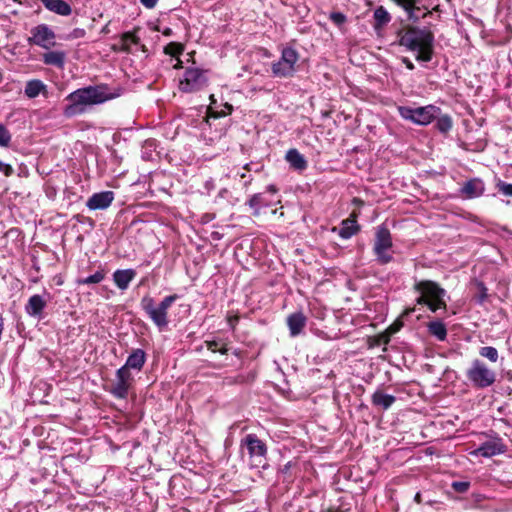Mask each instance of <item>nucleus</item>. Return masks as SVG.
I'll use <instances>...</instances> for the list:
<instances>
[{"label": "nucleus", "instance_id": "obj_1", "mask_svg": "<svg viewBox=\"0 0 512 512\" xmlns=\"http://www.w3.org/2000/svg\"><path fill=\"white\" fill-rule=\"evenodd\" d=\"M117 96L119 94L110 92L105 85L80 88L68 94L66 100L69 101V104L65 106L63 113L66 117L71 118L85 113L90 106L102 104Z\"/></svg>", "mask_w": 512, "mask_h": 512}, {"label": "nucleus", "instance_id": "obj_2", "mask_svg": "<svg viewBox=\"0 0 512 512\" xmlns=\"http://www.w3.org/2000/svg\"><path fill=\"white\" fill-rule=\"evenodd\" d=\"M399 44L410 51H416V60L429 62L433 56L434 35L427 29L410 27L400 33Z\"/></svg>", "mask_w": 512, "mask_h": 512}, {"label": "nucleus", "instance_id": "obj_3", "mask_svg": "<svg viewBox=\"0 0 512 512\" xmlns=\"http://www.w3.org/2000/svg\"><path fill=\"white\" fill-rule=\"evenodd\" d=\"M414 290L419 293L416 303L426 305L430 311L436 312L439 309H446V291L436 282L431 280H420L414 284Z\"/></svg>", "mask_w": 512, "mask_h": 512}, {"label": "nucleus", "instance_id": "obj_4", "mask_svg": "<svg viewBox=\"0 0 512 512\" xmlns=\"http://www.w3.org/2000/svg\"><path fill=\"white\" fill-rule=\"evenodd\" d=\"M178 298L177 294H173L164 297L160 303H156L152 297L145 296L141 299V307L159 330H163L169 323L168 310Z\"/></svg>", "mask_w": 512, "mask_h": 512}, {"label": "nucleus", "instance_id": "obj_5", "mask_svg": "<svg viewBox=\"0 0 512 512\" xmlns=\"http://www.w3.org/2000/svg\"><path fill=\"white\" fill-rule=\"evenodd\" d=\"M373 253L376 261L385 265L393 261V240L389 229L383 225L378 226L375 232Z\"/></svg>", "mask_w": 512, "mask_h": 512}, {"label": "nucleus", "instance_id": "obj_6", "mask_svg": "<svg viewBox=\"0 0 512 512\" xmlns=\"http://www.w3.org/2000/svg\"><path fill=\"white\" fill-rule=\"evenodd\" d=\"M466 377L473 387L484 389L492 386L496 381V373L483 361L475 359L466 371Z\"/></svg>", "mask_w": 512, "mask_h": 512}, {"label": "nucleus", "instance_id": "obj_7", "mask_svg": "<svg viewBox=\"0 0 512 512\" xmlns=\"http://www.w3.org/2000/svg\"><path fill=\"white\" fill-rule=\"evenodd\" d=\"M398 110L402 118L410 120L418 125L430 124L440 112V108L434 105H427L418 108L399 107Z\"/></svg>", "mask_w": 512, "mask_h": 512}, {"label": "nucleus", "instance_id": "obj_8", "mask_svg": "<svg viewBox=\"0 0 512 512\" xmlns=\"http://www.w3.org/2000/svg\"><path fill=\"white\" fill-rule=\"evenodd\" d=\"M298 59L299 54L295 49L291 47L284 48L281 53V58L272 64L273 75L281 78L292 76L296 71L295 66Z\"/></svg>", "mask_w": 512, "mask_h": 512}, {"label": "nucleus", "instance_id": "obj_9", "mask_svg": "<svg viewBox=\"0 0 512 512\" xmlns=\"http://www.w3.org/2000/svg\"><path fill=\"white\" fill-rule=\"evenodd\" d=\"M208 82L206 71L197 67L186 69L183 78L179 82V90L184 93H192L203 89Z\"/></svg>", "mask_w": 512, "mask_h": 512}, {"label": "nucleus", "instance_id": "obj_10", "mask_svg": "<svg viewBox=\"0 0 512 512\" xmlns=\"http://www.w3.org/2000/svg\"><path fill=\"white\" fill-rule=\"evenodd\" d=\"M30 32L31 36L28 39L30 44L37 45L46 50L55 46L56 35L48 25L39 24L33 27Z\"/></svg>", "mask_w": 512, "mask_h": 512}, {"label": "nucleus", "instance_id": "obj_11", "mask_svg": "<svg viewBox=\"0 0 512 512\" xmlns=\"http://www.w3.org/2000/svg\"><path fill=\"white\" fill-rule=\"evenodd\" d=\"M242 445L247 447L250 458L257 462L258 466L265 460L267 454V446L266 444L260 440L255 434H248L242 440Z\"/></svg>", "mask_w": 512, "mask_h": 512}, {"label": "nucleus", "instance_id": "obj_12", "mask_svg": "<svg viewBox=\"0 0 512 512\" xmlns=\"http://www.w3.org/2000/svg\"><path fill=\"white\" fill-rule=\"evenodd\" d=\"M133 376L126 368H119L116 371L115 383L111 388L113 396L119 399H125L128 396V391L132 385Z\"/></svg>", "mask_w": 512, "mask_h": 512}, {"label": "nucleus", "instance_id": "obj_13", "mask_svg": "<svg viewBox=\"0 0 512 512\" xmlns=\"http://www.w3.org/2000/svg\"><path fill=\"white\" fill-rule=\"evenodd\" d=\"M506 451V446L499 438L482 443L477 449L471 452L474 456L492 457Z\"/></svg>", "mask_w": 512, "mask_h": 512}, {"label": "nucleus", "instance_id": "obj_14", "mask_svg": "<svg viewBox=\"0 0 512 512\" xmlns=\"http://www.w3.org/2000/svg\"><path fill=\"white\" fill-rule=\"evenodd\" d=\"M114 200V193L112 191H102L94 193L86 202V206L90 210H104L107 209Z\"/></svg>", "mask_w": 512, "mask_h": 512}, {"label": "nucleus", "instance_id": "obj_15", "mask_svg": "<svg viewBox=\"0 0 512 512\" xmlns=\"http://www.w3.org/2000/svg\"><path fill=\"white\" fill-rule=\"evenodd\" d=\"M485 191L484 182L479 178L468 180L461 187V195L466 199L477 198L483 195Z\"/></svg>", "mask_w": 512, "mask_h": 512}, {"label": "nucleus", "instance_id": "obj_16", "mask_svg": "<svg viewBox=\"0 0 512 512\" xmlns=\"http://www.w3.org/2000/svg\"><path fill=\"white\" fill-rule=\"evenodd\" d=\"M46 305L47 300L43 296L35 294L28 299V302L25 305V311L29 316L41 317Z\"/></svg>", "mask_w": 512, "mask_h": 512}, {"label": "nucleus", "instance_id": "obj_17", "mask_svg": "<svg viewBox=\"0 0 512 512\" xmlns=\"http://www.w3.org/2000/svg\"><path fill=\"white\" fill-rule=\"evenodd\" d=\"M146 362V353L144 350L138 348L134 349L128 356L126 363L121 368H126L127 371L135 369L140 371Z\"/></svg>", "mask_w": 512, "mask_h": 512}, {"label": "nucleus", "instance_id": "obj_18", "mask_svg": "<svg viewBox=\"0 0 512 512\" xmlns=\"http://www.w3.org/2000/svg\"><path fill=\"white\" fill-rule=\"evenodd\" d=\"M135 276L133 269H118L113 273V281L120 290H126Z\"/></svg>", "mask_w": 512, "mask_h": 512}, {"label": "nucleus", "instance_id": "obj_19", "mask_svg": "<svg viewBox=\"0 0 512 512\" xmlns=\"http://www.w3.org/2000/svg\"><path fill=\"white\" fill-rule=\"evenodd\" d=\"M287 325L291 336L299 335L306 325V317L303 313L297 312L288 316Z\"/></svg>", "mask_w": 512, "mask_h": 512}, {"label": "nucleus", "instance_id": "obj_20", "mask_svg": "<svg viewBox=\"0 0 512 512\" xmlns=\"http://www.w3.org/2000/svg\"><path fill=\"white\" fill-rule=\"evenodd\" d=\"M46 9L61 16H68L72 12L71 6L64 0H41Z\"/></svg>", "mask_w": 512, "mask_h": 512}, {"label": "nucleus", "instance_id": "obj_21", "mask_svg": "<svg viewBox=\"0 0 512 512\" xmlns=\"http://www.w3.org/2000/svg\"><path fill=\"white\" fill-rule=\"evenodd\" d=\"M66 56V52L64 51H48L42 55V61L46 65L63 68L65 65Z\"/></svg>", "mask_w": 512, "mask_h": 512}, {"label": "nucleus", "instance_id": "obj_22", "mask_svg": "<svg viewBox=\"0 0 512 512\" xmlns=\"http://www.w3.org/2000/svg\"><path fill=\"white\" fill-rule=\"evenodd\" d=\"M395 401V396L386 394L380 389L376 390L371 397L372 404L384 410L389 409L394 404Z\"/></svg>", "mask_w": 512, "mask_h": 512}, {"label": "nucleus", "instance_id": "obj_23", "mask_svg": "<svg viewBox=\"0 0 512 512\" xmlns=\"http://www.w3.org/2000/svg\"><path fill=\"white\" fill-rule=\"evenodd\" d=\"M285 158L291 167L296 170L302 171L307 168V161L305 157L297 149L288 150Z\"/></svg>", "mask_w": 512, "mask_h": 512}, {"label": "nucleus", "instance_id": "obj_24", "mask_svg": "<svg viewBox=\"0 0 512 512\" xmlns=\"http://www.w3.org/2000/svg\"><path fill=\"white\" fill-rule=\"evenodd\" d=\"M359 231V226L355 218H348L342 221L338 235L342 239H349Z\"/></svg>", "mask_w": 512, "mask_h": 512}, {"label": "nucleus", "instance_id": "obj_25", "mask_svg": "<svg viewBox=\"0 0 512 512\" xmlns=\"http://www.w3.org/2000/svg\"><path fill=\"white\" fill-rule=\"evenodd\" d=\"M373 19V27L379 31L391 21V15L383 6H379L374 11Z\"/></svg>", "mask_w": 512, "mask_h": 512}, {"label": "nucleus", "instance_id": "obj_26", "mask_svg": "<svg viewBox=\"0 0 512 512\" xmlns=\"http://www.w3.org/2000/svg\"><path fill=\"white\" fill-rule=\"evenodd\" d=\"M428 331L431 335L436 337L439 341H444L447 337V328L445 324L440 321H432L427 325Z\"/></svg>", "mask_w": 512, "mask_h": 512}, {"label": "nucleus", "instance_id": "obj_27", "mask_svg": "<svg viewBox=\"0 0 512 512\" xmlns=\"http://www.w3.org/2000/svg\"><path fill=\"white\" fill-rule=\"evenodd\" d=\"M45 88L46 86L41 80L34 79L26 83L24 92L28 98H35L41 92L45 91Z\"/></svg>", "mask_w": 512, "mask_h": 512}, {"label": "nucleus", "instance_id": "obj_28", "mask_svg": "<svg viewBox=\"0 0 512 512\" xmlns=\"http://www.w3.org/2000/svg\"><path fill=\"white\" fill-rule=\"evenodd\" d=\"M396 4L401 6L408 14V18L413 21H417L419 16L416 15L415 11L419 8L416 7V0H393Z\"/></svg>", "mask_w": 512, "mask_h": 512}, {"label": "nucleus", "instance_id": "obj_29", "mask_svg": "<svg viewBox=\"0 0 512 512\" xmlns=\"http://www.w3.org/2000/svg\"><path fill=\"white\" fill-rule=\"evenodd\" d=\"M249 206L255 210V214H259L262 207L269 206V201L266 200L262 193L254 194L248 201Z\"/></svg>", "mask_w": 512, "mask_h": 512}, {"label": "nucleus", "instance_id": "obj_30", "mask_svg": "<svg viewBox=\"0 0 512 512\" xmlns=\"http://www.w3.org/2000/svg\"><path fill=\"white\" fill-rule=\"evenodd\" d=\"M139 40V37L134 32H125L121 37L122 50L130 52L131 45L138 44Z\"/></svg>", "mask_w": 512, "mask_h": 512}, {"label": "nucleus", "instance_id": "obj_31", "mask_svg": "<svg viewBox=\"0 0 512 512\" xmlns=\"http://www.w3.org/2000/svg\"><path fill=\"white\" fill-rule=\"evenodd\" d=\"M105 278V273L103 271H96L94 274L77 280V284L79 285H88V284H97L103 281Z\"/></svg>", "mask_w": 512, "mask_h": 512}, {"label": "nucleus", "instance_id": "obj_32", "mask_svg": "<svg viewBox=\"0 0 512 512\" xmlns=\"http://www.w3.org/2000/svg\"><path fill=\"white\" fill-rule=\"evenodd\" d=\"M184 51V46L178 42H170L164 47V53L173 57H179Z\"/></svg>", "mask_w": 512, "mask_h": 512}, {"label": "nucleus", "instance_id": "obj_33", "mask_svg": "<svg viewBox=\"0 0 512 512\" xmlns=\"http://www.w3.org/2000/svg\"><path fill=\"white\" fill-rule=\"evenodd\" d=\"M479 354L493 363L497 362L499 358L497 349L492 346H485L480 348Z\"/></svg>", "mask_w": 512, "mask_h": 512}, {"label": "nucleus", "instance_id": "obj_34", "mask_svg": "<svg viewBox=\"0 0 512 512\" xmlns=\"http://www.w3.org/2000/svg\"><path fill=\"white\" fill-rule=\"evenodd\" d=\"M436 128L441 133H447L452 128V120L448 115L441 116L437 119Z\"/></svg>", "mask_w": 512, "mask_h": 512}, {"label": "nucleus", "instance_id": "obj_35", "mask_svg": "<svg viewBox=\"0 0 512 512\" xmlns=\"http://www.w3.org/2000/svg\"><path fill=\"white\" fill-rule=\"evenodd\" d=\"M206 345L208 350L212 352H220L221 354L228 352L226 344L221 340L206 341Z\"/></svg>", "mask_w": 512, "mask_h": 512}, {"label": "nucleus", "instance_id": "obj_36", "mask_svg": "<svg viewBox=\"0 0 512 512\" xmlns=\"http://www.w3.org/2000/svg\"><path fill=\"white\" fill-rule=\"evenodd\" d=\"M12 135L7 127L0 123V147H8L11 143Z\"/></svg>", "mask_w": 512, "mask_h": 512}, {"label": "nucleus", "instance_id": "obj_37", "mask_svg": "<svg viewBox=\"0 0 512 512\" xmlns=\"http://www.w3.org/2000/svg\"><path fill=\"white\" fill-rule=\"evenodd\" d=\"M224 108H225V109H223L221 112H214V111H213V109L210 107V108H209V113H210V115H209L208 119L206 120V123H207L208 125H211V123H210V118L217 119V118H219V117L225 116V115H227V114H230V113L232 112V109H233V108H232V105H230V104H228V103H226V104L224 105Z\"/></svg>", "mask_w": 512, "mask_h": 512}, {"label": "nucleus", "instance_id": "obj_38", "mask_svg": "<svg viewBox=\"0 0 512 512\" xmlns=\"http://www.w3.org/2000/svg\"><path fill=\"white\" fill-rule=\"evenodd\" d=\"M496 186L502 194L512 197V184L511 183H506L504 181L499 180Z\"/></svg>", "mask_w": 512, "mask_h": 512}, {"label": "nucleus", "instance_id": "obj_39", "mask_svg": "<svg viewBox=\"0 0 512 512\" xmlns=\"http://www.w3.org/2000/svg\"><path fill=\"white\" fill-rule=\"evenodd\" d=\"M330 19L333 23L340 26L346 21V16L341 12H333L330 14Z\"/></svg>", "mask_w": 512, "mask_h": 512}, {"label": "nucleus", "instance_id": "obj_40", "mask_svg": "<svg viewBox=\"0 0 512 512\" xmlns=\"http://www.w3.org/2000/svg\"><path fill=\"white\" fill-rule=\"evenodd\" d=\"M452 487L455 491H457L459 493H464L468 490L469 483L463 482V481H455L452 483Z\"/></svg>", "mask_w": 512, "mask_h": 512}, {"label": "nucleus", "instance_id": "obj_41", "mask_svg": "<svg viewBox=\"0 0 512 512\" xmlns=\"http://www.w3.org/2000/svg\"><path fill=\"white\" fill-rule=\"evenodd\" d=\"M0 172L3 173L5 176L9 177L13 174L14 169L11 165L6 164L0 160Z\"/></svg>", "mask_w": 512, "mask_h": 512}, {"label": "nucleus", "instance_id": "obj_42", "mask_svg": "<svg viewBox=\"0 0 512 512\" xmlns=\"http://www.w3.org/2000/svg\"><path fill=\"white\" fill-rule=\"evenodd\" d=\"M85 34H86V32H85V30H84V29H82V28H76V29H74V30L70 33L69 37H70V38H73V39H77V38H82V37H84V36H85Z\"/></svg>", "mask_w": 512, "mask_h": 512}, {"label": "nucleus", "instance_id": "obj_43", "mask_svg": "<svg viewBox=\"0 0 512 512\" xmlns=\"http://www.w3.org/2000/svg\"><path fill=\"white\" fill-rule=\"evenodd\" d=\"M140 3L148 9H152L156 6L158 0H140Z\"/></svg>", "mask_w": 512, "mask_h": 512}, {"label": "nucleus", "instance_id": "obj_44", "mask_svg": "<svg viewBox=\"0 0 512 512\" xmlns=\"http://www.w3.org/2000/svg\"><path fill=\"white\" fill-rule=\"evenodd\" d=\"M479 287H480L481 293L479 295L478 301L480 303H482L487 298V289L484 287V285L482 283L479 284Z\"/></svg>", "mask_w": 512, "mask_h": 512}, {"label": "nucleus", "instance_id": "obj_45", "mask_svg": "<svg viewBox=\"0 0 512 512\" xmlns=\"http://www.w3.org/2000/svg\"><path fill=\"white\" fill-rule=\"evenodd\" d=\"M402 62L406 65V67L409 69V70H413L414 69V64L406 57H404L402 59Z\"/></svg>", "mask_w": 512, "mask_h": 512}, {"label": "nucleus", "instance_id": "obj_46", "mask_svg": "<svg viewBox=\"0 0 512 512\" xmlns=\"http://www.w3.org/2000/svg\"><path fill=\"white\" fill-rule=\"evenodd\" d=\"M163 35L165 36H170L172 35V29L171 28H165L163 31H162Z\"/></svg>", "mask_w": 512, "mask_h": 512}, {"label": "nucleus", "instance_id": "obj_47", "mask_svg": "<svg viewBox=\"0 0 512 512\" xmlns=\"http://www.w3.org/2000/svg\"><path fill=\"white\" fill-rule=\"evenodd\" d=\"M267 190H268L269 192H271V193H276V192H277V189H276V187H275L274 185H269V186L267 187Z\"/></svg>", "mask_w": 512, "mask_h": 512}, {"label": "nucleus", "instance_id": "obj_48", "mask_svg": "<svg viewBox=\"0 0 512 512\" xmlns=\"http://www.w3.org/2000/svg\"><path fill=\"white\" fill-rule=\"evenodd\" d=\"M182 65V61L177 57V63L174 65V68L178 69Z\"/></svg>", "mask_w": 512, "mask_h": 512}, {"label": "nucleus", "instance_id": "obj_49", "mask_svg": "<svg viewBox=\"0 0 512 512\" xmlns=\"http://www.w3.org/2000/svg\"><path fill=\"white\" fill-rule=\"evenodd\" d=\"M415 501H416V502H418V503H420V502H421V495H420V493H417V494L415 495Z\"/></svg>", "mask_w": 512, "mask_h": 512}]
</instances>
